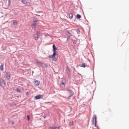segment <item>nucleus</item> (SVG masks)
<instances>
[{
  "mask_svg": "<svg viewBox=\"0 0 129 129\" xmlns=\"http://www.w3.org/2000/svg\"><path fill=\"white\" fill-rule=\"evenodd\" d=\"M73 121H70L69 122V126L72 125L73 124Z\"/></svg>",
  "mask_w": 129,
  "mask_h": 129,
  "instance_id": "13",
  "label": "nucleus"
},
{
  "mask_svg": "<svg viewBox=\"0 0 129 129\" xmlns=\"http://www.w3.org/2000/svg\"><path fill=\"white\" fill-rule=\"evenodd\" d=\"M28 6H31V4L29 2H27L25 4Z\"/></svg>",
  "mask_w": 129,
  "mask_h": 129,
  "instance_id": "15",
  "label": "nucleus"
},
{
  "mask_svg": "<svg viewBox=\"0 0 129 129\" xmlns=\"http://www.w3.org/2000/svg\"><path fill=\"white\" fill-rule=\"evenodd\" d=\"M68 70L69 71H70L69 70V69H68Z\"/></svg>",
  "mask_w": 129,
  "mask_h": 129,
  "instance_id": "29",
  "label": "nucleus"
},
{
  "mask_svg": "<svg viewBox=\"0 0 129 129\" xmlns=\"http://www.w3.org/2000/svg\"><path fill=\"white\" fill-rule=\"evenodd\" d=\"M66 35L68 37H70L71 36V34H70V32L68 31H67L66 32Z\"/></svg>",
  "mask_w": 129,
  "mask_h": 129,
  "instance_id": "11",
  "label": "nucleus"
},
{
  "mask_svg": "<svg viewBox=\"0 0 129 129\" xmlns=\"http://www.w3.org/2000/svg\"><path fill=\"white\" fill-rule=\"evenodd\" d=\"M55 128V127H50L49 128V129H54Z\"/></svg>",
  "mask_w": 129,
  "mask_h": 129,
  "instance_id": "25",
  "label": "nucleus"
},
{
  "mask_svg": "<svg viewBox=\"0 0 129 129\" xmlns=\"http://www.w3.org/2000/svg\"><path fill=\"white\" fill-rule=\"evenodd\" d=\"M27 118H28V121H29L30 120L29 119V116L28 115H27Z\"/></svg>",
  "mask_w": 129,
  "mask_h": 129,
  "instance_id": "24",
  "label": "nucleus"
},
{
  "mask_svg": "<svg viewBox=\"0 0 129 129\" xmlns=\"http://www.w3.org/2000/svg\"><path fill=\"white\" fill-rule=\"evenodd\" d=\"M59 128V127H58V128H57V129H58Z\"/></svg>",
  "mask_w": 129,
  "mask_h": 129,
  "instance_id": "28",
  "label": "nucleus"
},
{
  "mask_svg": "<svg viewBox=\"0 0 129 129\" xmlns=\"http://www.w3.org/2000/svg\"><path fill=\"white\" fill-rule=\"evenodd\" d=\"M55 55L56 52H54L53 55L51 56H49V57L50 58H51L52 59L54 60H55L56 59V58L55 57Z\"/></svg>",
  "mask_w": 129,
  "mask_h": 129,
  "instance_id": "4",
  "label": "nucleus"
},
{
  "mask_svg": "<svg viewBox=\"0 0 129 129\" xmlns=\"http://www.w3.org/2000/svg\"><path fill=\"white\" fill-rule=\"evenodd\" d=\"M81 16L79 14H77L76 16V17L77 18L79 19L81 18Z\"/></svg>",
  "mask_w": 129,
  "mask_h": 129,
  "instance_id": "19",
  "label": "nucleus"
},
{
  "mask_svg": "<svg viewBox=\"0 0 129 129\" xmlns=\"http://www.w3.org/2000/svg\"><path fill=\"white\" fill-rule=\"evenodd\" d=\"M77 42V41L76 40H75L73 41V43L74 44H76Z\"/></svg>",
  "mask_w": 129,
  "mask_h": 129,
  "instance_id": "26",
  "label": "nucleus"
},
{
  "mask_svg": "<svg viewBox=\"0 0 129 129\" xmlns=\"http://www.w3.org/2000/svg\"><path fill=\"white\" fill-rule=\"evenodd\" d=\"M34 84L38 86L40 83V81H39V80H35L34 81Z\"/></svg>",
  "mask_w": 129,
  "mask_h": 129,
  "instance_id": "9",
  "label": "nucleus"
},
{
  "mask_svg": "<svg viewBox=\"0 0 129 129\" xmlns=\"http://www.w3.org/2000/svg\"><path fill=\"white\" fill-rule=\"evenodd\" d=\"M39 24L38 21L35 20L34 21L31 25V26L32 28L34 30H35L36 29V26L37 25Z\"/></svg>",
  "mask_w": 129,
  "mask_h": 129,
  "instance_id": "1",
  "label": "nucleus"
},
{
  "mask_svg": "<svg viewBox=\"0 0 129 129\" xmlns=\"http://www.w3.org/2000/svg\"><path fill=\"white\" fill-rule=\"evenodd\" d=\"M38 38H39V37L37 36V37H35V40H37L38 39Z\"/></svg>",
  "mask_w": 129,
  "mask_h": 129,
  "instance_id": "23",
  "label": "nucleus"
},
{
  "mask_svg": "<svg viewBox=\"0 0 129 129\" xmlns=\"http://www.w3.org/2000/svg\"><path fill=\"white\" fill-rule=\"evenodd\" d=\"M92 123H94L95 125V126L97 127L98 128V126H96V117L95 115H94L92 117Z\"/></svg>",
  "mask_w": 129,
  "mask_h": 129,
  "instance_id": "2",
  "label": "nucleus"
},
{
  "mask_svg": "<svg viewBox=\"0 0 129 129\" xmlns=\"http://www.w3.org/2000/svg\"><path fill=\"white\" fill-rule=\"evenodd\" d=\"M43 96H41L40 95H39L36 96L35 98V99L36 100L40 99H42Z\"/></svg>",
  "mask_w": 129,
  "mask_h": 129,
  "instance_id": "7",
  "label": "nucleus"
},
{
  "mask_svg": "<svg viewBox=\"0 0 129 129\" xmlns=\"http://www.w3.org/2000/svg\"><path fill=\"white\" fill-rule=\"evenodd\" d=\"M36 63L38 64H39L40 66H42L43 63L41 62H40L38 61V60H37L36 61Z\"/></svg>",
  "mask_w": 129,
  "mask_h": 129,
  "instance_id": "10",
  "label": "nucleus"
},
{
  "mask_svg": "<svg viewBox=\"0 0 129 129\" xmlns=\"http://www.w3.org/2000/svg\"><path fill=\"white\" fill-rule=\"evenodd\" d=\"M25 93H26V95H27L29 94V93L28 92H26Z\"/></svg>",
  "mask_w": 129,
  "mask_h": 129,
  "instance_id": "27",
  "label": "nucleus"
},
{
  "mask_svg": "<svg viewBox=\"0 0 129 129\" xmlns=\"http://www.w3.org/2000/svg\"><path fill=\"white\" fill-rule=\"evenodd\" d=\"M6 76L8 80H9L11 78V75L10 73L7 72L6 73Z\"/></svg>",
  "mask_w": 129,
  "mask_h": 129,
  "instance_id": "8",
  "label": "nucleus"
},
{
  "mask_svg": "<svg viewBox=\"0 0 129 129\" xmlns=\"http://www.w3.org/2000/svg\"><path fill=\"white\" fill-rule=\"evenodd\" d=\"M40 35V33L38 31H37V36L39 37V36Z\"/></svg>",
  "mask_w": 129,
  "mask_h": 129,
  "instance_id": "22",
  "label": "nucleus"
},
{
  "mask_svg": "<svg viewBox=\"0 0 129 129\" xmlns=\"http://www.w3.org/2000/svg\"><path fill=\"white\" fill-rule=\"evenodd\" d=\"M13 24L15 25L16 26L17 25L18 23L15 20H13Z\"/></svg>",
  "mask_w": 129,
  "mask_h": 129,
  "instance_id": "14",
  "label": "nucleus"
},
{
  "mask_svg": "<svg viewBox=\"0 0 129 129\" xmlns=\"http://www.w3.org/2000/svg\"><path fill=\"white\" fill-rule=\"evenodd\" d=\"M55 45L54 44H53V51L54 52H55V50L56 49V48H55Z\"/></svg>",
  "mask_w": 129,
  "mask_h": 129,
  "instance_id": "18",
  "label": "nucleus"
},
{
  "mask_svg": "<svg viewBox=\"0 0 129 129\" xmlns=\"http://www.w3.org/2000/svg\"><path fill=\"white\" fill-rule=\"evenodd\" d=\"M6 85L5 83L4 82V81L2 79H0V85L3 87H4Z\"/></svg>",
  "mask_w": 129,
  "mask_h": 129,
  "instance_id": "5",
  "label": "nucleus"
},
{
  "mask_svg": "<svg viewBox=\"0 0 129 129\" xmlns=\"http://www.w3.org/2000/svg\"><path fill=\"white\" fill-rule=\"evenodd\" d=\"M73 15L72 13H70L69 14V17L70 18H72L73 17Z\"/></svg>",
  "mask_w": 129,
  "mask_h": 129,
  "instance_id": "17",
  "label": "nucleus"
},
{
  "mask_svg": "<svg viewBox=\"0 0 129 129\" xmlns=\"http://www.w3.org/2000/svg\"><path fill=\"white\" fill-rule=\"evenodd\" d=\"M67 90L70 94L69 97L68 98V99H70V98L73 95V93L72 90L70 89H68Z\"/></svg>",
  "mask_w": 129,
  "mask_h": 129,
  "instance_id": "6",
  "label": "nucleus"
},
{
  "mask_svg": "<svg viewBox=\"0 0 129 129\" xmlns=\"http://www.w3.org/2000/svg\"><path fill=\"white\" fill-rule=\"evenodd\" d=\"M16 90L18 92H21L20 90L18 88H16Z\"/></svg>",
  "mask_w": 129,
  "mask_h": 129,
  "instance_id": "20",
  "label": "nucleus"
},
{
  "mask_svg": "<svg viewBox=\"0 0 129 129\" xmlns=\"http://www.w3.org/2000/svg\"><path fill=\"white\" fill-rule=\"evenodd\" d=\"M21 1L24 4H26L27 3V2L25 0H21Z\"/></svg>",
  "mask_w": 129,
  "mask_h": 129,
  "instance_id": "16",
  "label": "nucleus"
},
{
  "mask_svg": "<svg viewBox=\"0 0 129 129\" xmlns=\"http://www.w3.org/2000/svg\"><path fill=\"white\" fill-rule=\"evenodd\" d=\"M86 64L85 63H82L79 66L80 67L85 68V67Z\"/></svg>",
  "mask_w": 129,
  "mask_h": 129,
  "instance_id": "12",
  "label": "nucleus"
},
{
  "mask_svg": "<svg viewBox=\"0 0 129 129\" xmlns=\"http://www.w3.org/2000/svg\"><path fill=\"white\" fill-rule=\"evenodd\" d=\"M66 83V80L65 79H63L61 82V83L60 85V87L62 88H63L64 87L65 84Z\"/></svg>",
  "mask_w": 129,
  "mask_h": 129,
  "instance_id": "3",
  "label": "nucleus"
},
{
  "mask_svg": "<svg viewBox=\"0 0 129 129\" xmlns=\"http://www.w3.org/2000/svg\"><path fill=\"white\" fill-rule=\"evenodd\" d=\"M8 6H10V4H11V2L10 0H8Z\"/></svg>",
  "mask_w": 129,
  "mask_h": 129,
  "instance_id": "21",
  "label": "nucleus"
}]
</instances>
